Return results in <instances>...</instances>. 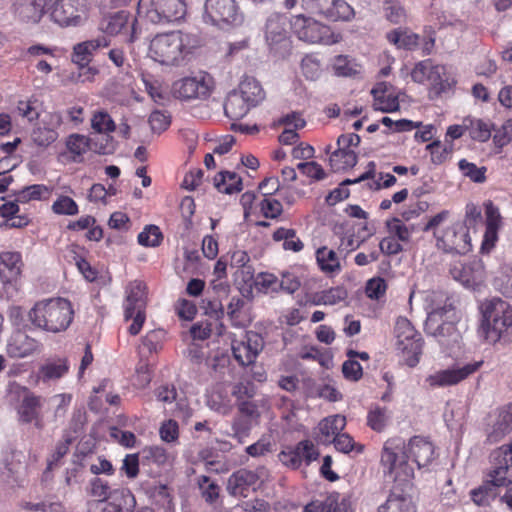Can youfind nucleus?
<instances>
[{
    "label": "nucleus",
    "mask_w": 512,
    "mask_h": 512,
    "mask_svg": "<svg viewBox=\"0 0 512 512\" xmlns=\"http://www.w3.org/2000/svg\"><path fill=\"white\" fill-rule=\"evenodd\" d=\"M434 458V445L423 437L414 436L407 445L399 438L389 439L383 447L381 463L387 469L385 473L396 472L395 477H400L403 474L405 478H410L413 477L414 472L408 466L409 459L415 462L418 468H424Z\"/></svg>",
    "instance_id": "f257e3e1"
},
{
    "label": "nucleus",
    "mask_w": 512,
    "mask_h": 512,
    "mask_svg": "<svg viewBox=\"0 0 512 512\" xmlns=\"http://www.w3.org/2000/svg\"><path fill=\"white\" fill-rule=\"evenodd\" d=\"M34 326L48 332L64 331L73 319L71 303L64 298H51L37 302L29 312Z\"/></svg>",
    "instance_id": "f03ea898"
},
{
    "label": "nucleus",
    "mask_w": 512,
    "mask_h": 512,
    "mask_svg": "<svg viewBox=\"0 0 512 512\" xmlns=\"http://www.w3.org/2000/svg\"><path fill=\"white\" fill-rule=\"evenodd\" d=\"M512 326V307L500 298H493L482 305V321L478 334L489 344H495Z\"/></svg>",
    "instance_id": "7ed1b4c3"
},
{
    "label": "nucleus",
    "mask_w": 512,
    "mask_h": 512,
    "mask_svg": "<svg viewBox=\"0 0 512 512\" xmlns=\"http://www.w3.org/2000/svg\"><path fill=\"white\" fill-rule=\"evenodd\" d=\"M490 463L485 482L471 492L472 499L477 505H488L489 501L498 495V488L512 491V464L504 457H497L495 450L490 454Z\"/></svg>",
    "instance_id": "20e7f679"
},
{
    "label": "nucleus",
    "mask_w": 512,
    "mask_h": 512,
    "mask_svg": "<svg viewBox=\"0 0 512 512\" xmlns=\"http://www.w3.org/2000/svg\"><path fill=\"white\" fill-rule=\"evenodd\" d=\"M396 348L401 353L403 361L409 367H415L419 361L423 349L421 334L415 330L411 322L404 317H399L395 324Z\"/></svg>",
    "instance_id": "39448f33"
},
{
    "label": "nucleus",
    "mask_w": 512,
    "mask_h": 512,
    "mask_svg": "<svg viewBox=\"0 0 512 512\" xmlns=\"http://www.w3.org/2000/svg\"><path fill=\"white\" fill-rule=\"evenodd\" d=\"M124 302V318L133 320L128 331L131 335H137L146 319L147 287L142 281L135 280L126 287Z\"/></svg>",
    "instance_id": "423d86ee"
},
{
    "label": "nucleus",
    "mask_w": 512,
    "mask_h": 512,
    "mask_svg": "<svg viewBox=\"0 0 512 512\" xmlns=\"http://www.w3.org/2000/svg\"><path fill=\"white\" fill-rule=\"evenodd\" d=\"M184 38L180 31L156 35L149 47L150 57L162 65H176L183 58Z\"/></svg>",
    "instance_id": "0eeeda50"
},
{
    "label": "nucleus",
    "mask_w": 512,
    "mask_h": 512,
    "mask_svg": "<svg viewBox=\"0 0 512 512\" xmlns=\"http://www.w3.org/2000/svg\"><path fill=\"white\" fill-rule=\"evenodd\" d=\"M202 18L206 24L223 27L241 24L243 15L235 0H206Z\"/></svg>",
    "instance_id": "6e6552de"
},
{
    "label": "nucleus",
    "mask_w": 512,
    "mask_h": 512,
    "mask_svg": "<svg viewBox=\"0 0 512 512\" xmlns=\"http://www.w3.org/2000/svg\"><path fill=\"white\" fill-rule=\"evenodd\" d=\"M290 26L294 34L307 43H331V30L319 20L302 13L290 19Z\"/></svg>",
    "instance_id": "1a4fd4ad"
},
{
    "label": "nucleus",
    "mask_w": 512,
    "mask_h": 512,
    "mask_svg": "<svg viewBox=\"0 0 512 512\" xmlns=\"http://www.w3.org/2000/svg\"><path fill=\"white\" fill-rule=\"evenodd\" d=\"M301 8L309 16L328 21L349 20L353 9L344 0H301Z\"/></svg>",
    "instance_id": "9d476101"
},
{
    "label": "nucleus",
    "mask_w": 512,
    "mask_h": 512,
    "mask_svg": "<svg viewBox=\"0 0 512 512\" xmlns=\"http://www.w3.org/2000/svg\"><path fill=\"white\" fill-rule=\"evenodd\" d=\"M436 247L445 253L466 254L471 251V237L467 227L454 223L442 231H435Z\"/></svg>",
    "instance_id": "9b49d317"
},
{
    "label": "nucleus",
    "mask_w": 512,
    "mask_h": 512,
    "mask_svg": "<svg viewBox=\"0 0 512 512\" xmlns=\"http://www.w3.org/2000/svg\"><path fill=\"white\" fill-rule=\"evenodd\" d=\"M211 79L207 75L185 77L172 85L174 97L181 100L207 99L211 94Z\"/></svg>",
    "instance_id": "f8f14e48"
},
{
    "label": "nucleus",
    "mask_w": 512,
    "mask_h": 512,
    "mask_svg": "<svg viewBox=\"0 0 512 512\" xmlns=\"http://www.w3.org/2000/svg\"><path fill=\"white\" fill-rule=\"evenodd\" d=\"M483 364V361L467 363L463 366L455 365L452 368L439 370L426 378L430 387H447L460 383L474 374Z\"/></svg>",
    "instance_id": "ddd939ff"
},
{
    "label": "nucleus",
    "mask_w": 512,
    "mask_h": 512,
    "mask_svg": "<svg viewBox=\"0 0 512 512\" xmlns=\"http://www.w3.org/2000/svg\"><path fill=\"white\" fill-rule=\"evenodd\" d=\"M287 18L281 14H272L265 25V39L271 50L284 54L290 47L288 32L286 29Z\"/></svg>",
    "instance_id": "4468645a"
},
{
    "label": "nucleus",
    "mask_w": 512,
    "mask_h": 512,
    "mask_svg": "<svg viewBox=\"0 0 512 512\" xmlns=\"http://www.w3.org/2000/svg\"><path fill=\"white\" fill-rule=\"evenodd\" d=\"M147 11V18L153 23H169L181 20L186 14L183 0H155Z\"/></svg>",
    "instance_id": "2eb2a0df"
},
{
    "label": "nucleus",
    "mask_w": 512,
    "mask_h": 512,
    "mask_svg": "<svg viewBox=\"0 0 512 512\" xmlns=\"http://www.w3.org/2000/svg\"><path fill=\"white\" fill-rule=\"evenodd\" d=\"M319 456L314 444L309 440H303L297 444L295 448H287L279 453L278 458L282 464L287 467L296 469L304 460L306 464H310Z\"/></svg>",
    "instance_id": "dca6fc26"
},
{
    "label": "nucleus",
    "mask_w": 512,
    "mask_h": 512,
    "mask_svg": "<svg viewBox=\"0 0 512 512\" xmlns=\"http://www.w3.org/2000/svg\"><path fill=\"white\" fill-rule=\"evenodd\" d=\"M245 338L232 347L235 359L243 366L252 364L264 347L263 338L256 332H247Z\"/></svg>",
    "instance_id": "f3484780"
},
{
    "label": "nucleus",
    "mask_w": 512,
    "mask_h": 512,
    "mask_svg": "<svg viewBox=\"0 0 512 512\" xmlns=\"http://www.w3.org/2000/svg\"><path fill=\"white\" fill-rule=\"evenodd\" d=\"M26 468V455L22 451H11L4 459V469L1 472L3 481L8 484H22Z\"/></svg>",
    "instance_id": "a211bd4d"
},
{
    "label": "nucleus",
    "mask_w": 512,
    "mask_h": 512,
    "mask_svg": "<svg viewBox=\"0 0 512 512\" xmlns=\"http://www.w3.org/2000/svg\"><path fill=\"white\" fill-rule=\"evenodd\" d=\"M62 122L61 115L51 113L47 115L32 131V141L39 147H48L56 141L58 133L56 128Z\"/></svg>",
    "instance_id": "6ab92c4d"
},
{
    "label": "nucleus",
    "mask_w": 512,
    "mask_h": 512,
    "mask_svg": "<svg viewBox=\"0 0 512 512\" xmlns=\"http://www.w3.org/2000/svg\"><path fill=\"white\" fill-rule=\"evenodd\" d=\"M51 18L60 26H77L82 21L76 0H57L53 6Z\"/></svg>",
    "instance_id": "aec40b11"
},
{
    "label": "nucleus",
    "mask_w": 512,
    "mask_h": 512,
    "mask_svg": "<svg viewBox=\"0 0 512 512\" xmlns=\"http://www.w3.org/2000/svg\"><path fill=\"white\" fill-rule=\"evenodd\" d=\"M23 262L19 252L6 251L0 254V279L4 284H13L21 276Z\"/></svg>",
    "instance_id": "412c9836"
},
{
    "label": "nucleus",
    "mask_w": 512,
    "mask_h": 512,
    "mask_svg": "<svg viewBox=\"0 0 512 512\" xmlns=\"http://www.w3.org/2000/svg\"><path fill=\"white\" fill-rule=\"evenodd\" d=\"M39 343L21 330L15 331L7 344V353L13 358H24L37 350Z\"/></svg>",
    "instance_id": "4be33fe9"
},
{
    "label": "nucleus",
    "mask_w": 512,
    "mask_h": 512,
    "mask_svg": "<svg viewBox=\"0 0 512 512\" xmlns=\"http://www.w3.org/2000/svg\"><path fill=\"white\" fill-rule=\"evenodd\" d=\"M241 417L236 418L233 422L232 429L235 435H244L250 429L253 422L260 417L258 406L252 400L240 402L236 405Z\"/></svg>",
    "instance_id": "5701e85b"
},
{
    "label": "nucleus",
    "mask_w": 512,
    "mask_h": 512,
    "mask_svg": "<svg viewBox=\"0 0 512 512\" xmlns=\"http://www.w3.org/2000/svg\"><path fill=\"white\" fill-rule=\"evenodd\" d=\"M41 407L42 403L40 397L33 394L25 395L18 407L19 420L22 423H31L34 421L35 426L41 429L43 427L39 412Z\"/></svg>",
    "instance_id": "b1692460"
},
{
    "label": "nucleus",
    "mask_w": 512,
    "mask_h": 512,
    "mask_svg": "<svg viewBox=\"0 0 512 512\" xmlns=\"http://www.w3.org/2000/svg\"><path fill=\"white\" fill-rule=\"evenodd\" d=\"M48 0H18L15 4L16 13L27 23H38L44 12Z\"/></svg>",
    "instance_id": "393cba45"
},
{
    "label": "nucleus",
    "mask_w": 512,
    "mask_h": 512,
    "mask_svg": "<svg viewBox=\"0 0 512 512\" xmlns=\"http://www.w3.org/2000/svg\"><path fill=\"white\" fill-rule=\"evenodd\" d=\"M257 481L258 476L255 472L247 469H240L228 478L227 491L233 496L241 495L245 489L255 485Z\"/></svg>",
    "instance_id": "a878e982"
},
{
    "label": "nucleus",
    "mask_w": 512,
    "mask_h": 512,
    "mask_svg": "<svg viewBox=\"0 0 512 512\" xmlns=\"http://www.w3.org/2000/svg\"><path fill=\"white\" fill-rule=\"evenodd\" d=\"M129 13L127 11H118L104 16L99 24V29L108 35H117L129 28Z\"/></svg>",
    "instance_id": "bb28decb"
},
{
    "label": "nucleus",
    "mask_w": 512,
    "mask_h": 512,
    "mask_svg": "<svg viewBox=\"0 0 512 512\" xmlns=\"http://www.w3.org/2000/svg\"><path fill=\"white\" fill-rule=\"evenodd\" d=\"M378 512H415V506L409 495L393 491L378 508Z\"/></svg>",
    "instance_id": "cd10ccee"
},
{
    "label": "nucleus",
    "mask_w": 512,
    "mask_h": 512,
    "mask_svg": "<svg viewBox=\"0 0 512 512\" xmlns=\"http://www.w3.org/2000/svg\"><path fill=\"white\" fill-rule=\"evenodd\" d=\"M453 310L452 304H444L443 306L433 307L429 312L426 320V329L431 330L434 326L436 328L433 331V334L443 335L444 330L453 329L451 323H446L445 321L441 322L443 316H446L449 312Z\"/></svg>",
    "instance_id": "c85d7f7f"
},
{
    "label": "nucleus",
    "mask_w": 512,
    "mask_h": 512,
    "mask_svg": "<svg viewBox=\"0 0 512 512\" xmlns=\"http://www.w3.org/2000/svg\"><path fill=\"white\" fill-rule=\"evenodd\" d=\"M237 92L252 108L256 107L265 97L260 83L253 77H245L241 81Z\"/></svg>",
    "instance_id": "c756f323"
},
{
    "label": "nucleus",
    "mask_w": 512,
    "mask_h": 512,
    "mask_svg": "<svg viewBox=\"0 0 512 512\" xmlns=\"http://www.w3.org/2000/svg\"><path fill=\"white\" fill-rule=\"evenodd\" d=\"M214 186L225 194L238 193L243 189L242 178L235 172L221 171L214 177Z\"/></svg>",
    "instance_id": "7c9ffc66"
},
{
    "label": "nucleus",
    "mask_w": 512,
    "mask_h": 512,
    "mask_svg": "<svg viewBox=\"0 0 512 512\" xmlns=\"http://www.w3.org/2000/svg\"><path fill=\"white\" fill-rule=\"evenodd\" d=\"M346 419L343 416L335 415L330 418H326L319 423L320 435L318 439L322 443H330L331 437H335L340 434L345 427Z\"/></svg>",
    "instance_id": "2f4dec72"
},
{
    "label": "nucleus",
    "mask_w": 512,
    "mask_h": 512,
    "mask_svg": "<svg viewBox=\"0 0 512 512\" xmlns=\"http://www.w3.org/2000/svg\"><path fill=\"white\" fill-rule=\"evenodd\" d=\"M512 431V410L500 411L491 431L487 435V439L491 443L500 441L506 434Z\"/></svg>",
    "instance_id": "473e14b6"
},
{
    "label": "nucleus",
    "mask_w": 512,
    "mask_h": 512,
    "mask_svg": "<svg viewBox=\"0 0 512 512\" xmlns=\"http://www.w3.org/2000/svg\"><path fill=\"white\" fill-rule=\"evenodd\" d=\"M251 108V105L237 91L231 92L224 104L225 114L231 119L244 117Z\"/></svg>",
    "instance_id": "72a5a7b5"
},
{
    "label": "nucleus",
    "mask_w": 512,
    "mask_h": 512,
    "mask_svg": "<svg viewBox=\"0 0 512 512\" xmlns=\"http://www.w3.org/2000/svg\"><path fill=\"white\" fill-rule=\"evenodd\" d=\"M357 163V155L352 150L338 148L330 156V165L335 171L351 168Z\"/></svg>",
    "instance_id": "f704fd0d"
},
{
    "label": "nucleus",
    "mask_w": 512,
    "mask_h": 512,
    "mask_svg": "<svg viewBox=\"0 0 512 512\" xmlns=\"http://www.w3.org/2000/svg\"><path fill=\"white\" fill-rule=\"evenodd\" d=\"M317 262L324 272H335L340 270V262L334 250L321 247L316 252Z\"/></svg>",
    "instance_id": "c9c22d12"
},
{
    "label": "nucleus",
    "mask_w": 512,
    "mask_h": 512,
    "mask_svg": "<svg viewBox=\"0 0 512 512\" xmlns=\"http://www.w3.org/2000/svg\"><path fill=\"white\" fill-rule=\"evenodd\" d=\"M483 276L484 271L480 261H473L462 267L461 280L467 286H474L481 283Z\"/></svg>",
    "instance_id": "e433bc0d"
},
{
    "label": "nucleus",
    "mask_w": 512,
    "mask_h": 512,
    "mask_svg": "<svg viewBox=\"0 0 512 512\" xmlns=\"http://www.w3.org/2000/svg\"><path fill=\"white\" fill-rule=\"evenodd\" d=\"M67 149L73 154V160L78 162L77 158L81 157L87 151H90V137L72 134L66 141Z\"/></svg>",
    "instance_id": "4c0bfd02"
},
{
    "label": "nucleus",
    "mask_w": 512,
    "mask_h": 512,
    "mask_svg": "<svg viewBox=\"0 0 512 512\" xmlns=\"http://www.w3.org/2000/svg\"><path fill=\"white\" fill-rule=\"evenodd\" d=\"M386 227L389 235L401 242H409L413 226H407L397 217L386 221Z\"/></svg>",
    "instance_id": "58836bf2"
},
{
    "label": "nucleus",
    "mask_w": 512,
    "mask_h": 512,
    "mask_svg": "<svg viewBox=\"0 0 512 512\" xmlns=\"http://www.w3.org/2000/svg\"><path fill=\"white\" fill-rule=\"evenodd\" d=\"M231 395L235 398L236 405L240 402L250 401L256 395V387L251 381H240L232 384Z\"/></svg>",
    "instance_id": "ea45409f"
},
{
    "label": "nucleus",
    "mask_w": 512,
    "mask_h": 512,
    "mask_svg": "<svg viewBox=\"0 0 512 512\" xmlns=\"http://www.w3.org/2000/svg\"><path fill=\"white\" fill-rule=\"evenodd\" d=\"M387 39L398 48L411 50L418 45L419 37L416 34L394 30L387 34Z\"/></svg>",
    "instance_id": "a19ab883"
},
{
    "label": "nucleus",
    "mask_w": 512,
    "mask_h": 512,
    "mask_svg": "<svg viewBox=\"0 0 512 512\" xmlns=\"http://www.w3.org/2000/svg\"><path fill=\"white\" fill-rule=\"evenodd\" d=\"M90 151L98 154H110L114 151L113 137L107 133H97L90 137Z\"/></svg>",
    "instance_id": "79ce46f5"
},
{
    "label": "nucleus",
    "mask_w": 512,
    "mask_h": 512,
    "mask_svg": "<svg viewBox=\"0 0 512 512\" xmlns=\"http://www.w3.org/2000/svg\"><path fill=\"white\" fill-rule=\"evenodd\" d=\"M163 240V234L156 225H148L138 235V243L146 247H157Z\"/></svg>",
    "instance_id": "37998d69"
},
{
    "label": "nucleus",
    "mask_w": 512,
    "mask_h": 512,
    "mask_svg": "<svg viewBox=\"0 0 512 512\" xmlns=\"http://www.w3.org/2000/svg\"><path fill=\"white\" fill-rule=\"evenodd\" d=\"M91 127L97 133H111L115 131L116 125L110 115L105 111L96 112L91 119Z\"/></svg>",
    "instance_id": "c03bdc74"
},
{
    "label": "nucleus",
    "mask_w": 512,
    "mask_h": 512,
    "mask_svg": "<svg viewBox=\"0 0 512 512\" xmlns=\"http://www.w3.org/2000/svg\"><path fill=\"white\" fill-rule=\"evenodd\" d=\"M460 171L465 177H468L471 181L476 183H483L486 180L485 173L486 167H477L474 163L468 162L466 159H462L458 163Z\"/></svg>",
    "instance_id": "a18cd8bd"
},
{
    "label": "nucleus",
    "mask_w": 512,
    "mask_h": 512,
    "mask_svg": "<svg viewBox=\"0 0 512 512\" xmlns=\"http://www.w3.org/2000/svg\"><path fill=\"white\" fill-rule=\"evenodd\" d=\"M66 359H57L46 363L41 368V373L45 379H59L68 371Z\"/></svg>",
    "instance_id": "49530a36"
},
{
    "label": "nucleus",
    "mask_w": 512,
    "mask_h": 512,
    "mask_svg": "<svg viewBox=\"0 0 512 512\" xmlns=\"http://www.w3.org/2000/svg\"><path fill=\"white\" fill-rule=\"evenodd\" d=\"M201 494L206 502L212 503L219 496V486L206 475L198 477L197 480Z\"/></svg>",
    "instance_id": "de8ad7c7"
},
{
    "label": "nucleus",
    "mask_w": 512,
    "mask_h": 512,
    "mask_svg": "<svg viewBox=\"0 0 512 512\" xmlns=\"http://www.w3.org/2000/svg\"><path fill=\"white\" fill-rule=\"evenodd\" d=\"M254 284L256 288L265 294L278 293V278L271 273H260L257 275Z\"/></svg>",
    "instance_id": "09e8293b"
},
{
    "label": "nucleus",
    "mask_w": 512,
    "mask_h": 512,
    "mask_svg": "<svg viewBox=\"0 0 512 512\" xmlns=\"http://www.w3.org/2000/svg\"><path fill=\"white\" fill-rule=\"evenodd\" d=\"M347 297V292L342 287H334L323 291L314 301L317 305H335Z\"/></svg>",
    "instance_id": "8fccbe9b"
},
{
    "label": "nucleus",
    "mask_w": 512,
    "mask_h": 512,
    "mask_svg": "<svg viewBox=\"0 0 512 512\" xmlns=\"http://www.w3.org/2000/svg\"><path fill=\"white\" fill-rule=\"evenodd\" d=\"M110 486L101 478L95 477L90 481L88 493L99 502H104L110 497Z\"/></svg>",
    "instance_id": "3c124183"
},
{
    "label": "nucleus",
    "mask_w": 512,
    "mask_h": 512,
    "mask_svg": "<svg viewBox=\"0 0 512 512\" xmlns=\"http://www.w3.org/2000/svg\"><path fill=\"white\" fill-rule=\"evenodd\" d=\"M469 123L470 125L467 128L472 139L485 142L490 138L491 130L488 123L480 119L469 120Z\"/></svg>",
    "instance_id": "603ef678"
},
{
    "label": "nucleus",
    "mask_w": 512,
    "mask_h": 512,
    "mask_svg": "<svg viewBox=\"0 0 512 512\" xmlns=\"http://www.w3.org/2000/svg\"><path fill=\"white\" fill-rule=\"evenodd\" d=\"M54 213L59 215H75L78 213L76 202L68 196H60L52 205Z\"/></svg>",
    "instance_id": "864d4df0"
},
{
    "label": "nucleus",
    "mask_w": 512,
    "mask_h": 512,
    "mask_svg": "<svg viewBox=\"0 0 512 512\" xmlns=\"http://www.w3.org/2000/svg\"><path fill=\"white\" fill-rule=\"evenodd\" d=\"M323 512H352L349 502L345 499L338 500V494L329 495L324 499Z\"/></svg>",
    "instance_id": "5fc2aeb1"
},
{
    "label": "nucleus",
    "mask_w": 512,
    "mask_h": 512,
    "mask_svg": "<svg viewBox=\"0 0 512 512\" xmlns=\"http://www.w3.org/2000/svg\"><path fill=\"white\" fill-rule=\"evenodd\" d=\"M71 59L73 63L79 65L80 69H84L88 66L92 57L84 42L78 43L74 46Z\"/></svg>",
    "instance_id": "6e6d98bb"
},
{
    "label": "nucleus",
    "mask_w": 512,
    "mask_h": 512,
    "mask_svg": "<svg viewBox=\"0 0 512 512\" xmlns=\"http://www.w3.org/2000/svg\"><path fill=\"white\" fill-rule=\"evenodd\" d=\"M47 188L44 185L34 184L24 187L17 193L16 201L27 202L30 200L40 199L43 192H46Z\"/></svg>",
    "instance_id": "4d7b16f0"
},
{
    "label": "nucleus",
    "mask_w": 512,
    "mask_h": 512,
    "mask_svg": "<svg viewBox=\"0 0 512 512\" xmlns=\"http://www.w3.org/2000/svg\"><path fill=\"white\" fill-rule=\"evenodd\" d=\"M261 211L265 218L275 219L283 212V206L280 201L276 199L265 198L261 201Z\"/></svg>",
    "instance_id": "13d9d810"
},
{
    "label": "nucleus",
    "mask_w": 512,
    "mask_h": 512,
    "mask_svg": "<svg viewBox=\"0 0 512 512\" xmlns=\"http://www.w3.org/2000/svg\"><path fill=\"white\" fill-rule=\"evenodd\" d=\"M149 124L152 131L158 133L163 132L170 125V116L162 111L155 110L150 114Z\"/></svg>",
    "instance_id": "bf43d9fd"
},
{
    "label": "nucleus",
    "mask_w": 512,
    "mask_h": 512,
    "mask_svg": "<svg viewBox=\"0 0 512 512\" xmlns=\"http://www.w3.org/2000/svg\"><path fill=\"white\" fill-rule=\"evenodd\" d=\"M445 73V67L441 65H432L428 80L432 83L438 93L445 91L448 86L447 81H444L442 76Z\"/></svg>",
    "instance_id": "052dcab7"
},
{
    "label": "nucleus",
    "mask_w": 512,
    "mask_h": 512,
    "mask_svg": "<svg viewBox=\"0 0 512 512\" xmlns=\"http://www.w3.org/2000/svg\"><path fill=\"white\" fill-rule=\"evenodd\" d=\"M482 222V214L481 210L474 204L470 203L466 206L465 219L464 222L461 223L463 226L467 227V231L475 228L479 223Z\"/></svg>",
    "instance_id": "680f3d73"
},
{
    "label": "nucleus",
    "mask_w": 512,
    "mask_h": 512,
    "mask_svg": "<svg viewBox=\"0 0 512 512\" xmlns=\"http://www.w3.org/2000/svg\"><path fill=\"white\" fill-rule=\"evenodd\" d=\"M142 81L145 87V91L149 94L151 99L154 102L163 105L166 97L161 89L160 84L157 81H151L146 78H143Z\"/></svg>",
    "instance_id": "e2e57ef3"
},
{
    "label": "nucleus",
    "mask_w": 512,
    "mask_h": 512,
    "mask_svg": "<svg viewBox=\"0 0 512 512\" xmlns=\"http://www.w3.org/2000/svg\"><path fill=\"white\" fill-rule=\"evenodd\" d=\"M386 409L376 408L368 415V425L375 431L384 429L387 422Z\"/></svg>",
    "instance_id": "0e129e2a"
},
{
    "label": "nucleus",
    "mask_w": 512,
    "mask_h": 512,
    "mask_svg": "<svg viewBox=\"0 0 512 512\" xmlns=\"http://www.w3.org/2000/svg\"><path fill=\"white\" fill-rule=\"evenodd\" d=\"M386 283L382 278H373L367 282L366 294L371 299H379L386 291Z\"/></svg>",
    "instance_id": "69168bd1"
},
{
    "label": "nucleus",
    "mask_w": 512,
    "mask_h": 512,
    "mask_svg": "<svg viewBox=\"0 0 512 512\" xmlns=\"http://www.w3.org/2000/svg\"><path fill=\"white\" fill-rule=\"evenodd\" d=\"M342 372L346 379L358 381L362 377V367L356 360L350 358L342 365Z\"/></svg>",
    "instance_id": "338daca9"
},
{
    "label": "nucleus",
    "mask_w": 512,
    "mask_h": 512,
    "mask_svg": "<svg viewBox=\"0 0 512 512\" xmlns=\"http://www.w3.org/2000/svg\"><path fill=\"white\" fill-rule=\"evenodd\" d=\"M426 148L430 151L432 162L435 164L443 163L451 152V148L442 147L440 141H434L428 144Z\"/></svg>",
    "instance_id": "774afa93"
}]
</instances>
